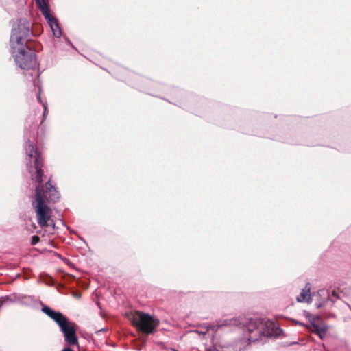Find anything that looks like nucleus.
Returning <instances> with one entry per match:
<instances>
[{
  "mask_svg": "<svg viewBox=\"0 0 351 351\" xmlns=\"http://www.w3.org/2000/svg\"><path fill=\"white\" fill-rule=\"evenodd\" d=\"M25 152L29 159L34 158V163L36 169L35 175H32V180L38 183L35 188V197L32 199V204L35 209L37 221L38 225L42 227H46L47 223L51 217L52 210L45 204V195L43 191V177L44 175L43 167L44 160L38 152L37 147L29 138L27 139L25 144Z\"/></svg>",
  "mask_w": 351,
  "mask_h": 351,
  "instance_id": "f257e3e1",
  "label": "nucleus"
},
{
  "mask_svg": "<svg viewBox=\"0 0 351 351\" xmlns=\"http://www.w3.org/2000/svg\"><path fill=\"white\" fill-rule=\"evenodd\" d=\"M245 327L250 333L257 330L260 337L264 336L270 338L280 337L283 330L271 319H264L258 317H251L248 318L230 319L222 322L219 327L225 326H241Z\"/></svg>",
  "mask_w": 351,
  "mask_h": 351,
  "instance_id": "f03ea898",
  "label": "nucleus"
},
{
  "mask_svg": "<svg viewBox=\"0 0 351 351\" xmlns=\"http://www.w3.org/2000/svg\"><path fill=\"white\" fill-rule=\"evenodd\" d=\"M129 319L132 326L145 335L154 334L160 324V320L156 317L139 311L131 313Z\"/></svg>",
  "mask_w": 351,
  "mask_h": 351,
  "instance_id": "7ed1b4c3",
  "label": "nucleus"
},
{
  "mask_svg": "<svg viewBox=\"0 0 351 351\" xmlns=\"http://www.w3.org/2000/svg\"><path fill=\"white\" fill-rule=\"evenodd\" d=\"M32 34L29 21L25 18L18 19L12 25L10 35V45L12 51L16 53V46L26 45Z\"/></svg>",
  "mask_w": 351,
  "mask_h": 351,
  "instance_id": "20e7f679",
  "label": "nucleus"
},
{
  "mask_svg": "<svg viewBox=\"0 0 351 351\" xmlns=\"http://www.w3.org/2000/svg\"><path fill=\"white\" fill-rule=\"evenodd\" d=\"M25 47L26 49L24 48V45L16 46V53H14L11 49L10 51L16 64L21 69L34 71L37 65L35 51L27 43H26Z\"/></svg>",
  "mask_w": 351,
  "mask_h": 351,
  "instance_id": "39448f33",
  "label": "nucleus"
},
{
  "mask_svg": "<svg viewBox=\"0 0 351 351\" xmlns=\"http://www.w3.org/2000/svg\"><path fill=\"white\" fill-rule=\"evenodd\" d=\"M58 326L63 334L65 343L69 346H76L79 347L77 325L66 317Z\"/></svg>",
  "mask_w": 351,
  "mask_h": 351,
  "instance_id": "423d86ee",
  "label": "nucleus"
},
{
  "mask_svg": "<svg viewBox=\"0 0 351 351\" xmlns=\"http://www.w3.org/2000/svg\"><path fill=\"white\" fill-rule=\"evenodd\" d=\"M41 311L45 315L49 316L51 319H53L58 324V326L67 317L61 312L55 311L54 309L45 304L42 305Z\"/></svg>",
  "mask_w": 351,
  "mask_h": 351,
  "instance_id": "0eeeda50",
  "label": "nucleus"
},
{
  "mask_svg": "<svg viewBox=\"0 0 351 351\" xmlns=\"http://www.w3.org/2000/svg\"><path fill=\"white\" fill-rule=\"evenodd\" d=\"M41 311L45 315L49 316L51 319H53L58 324V326L67 317L61 312L55 311L54 309L45 304L42 305Z\"/></svg>",
  "mask_w": 351,
  "mask_h": 351,
  "instance_id": "6e6552de",
  "label": "nucleus"
},
{
  "mask_svg": "<svg viewBox=\"0 0 351 351\" xmlns=\"http://www.w3.org/2000/svg\"><path fill=\"white\" fill-rule=\"evenodd\" d=\"M317 297L319 299L315 302V306L317 308H321L325 306L328 302L333 303V300L331 298L330 292L327 289H320L317 292Z\"/></svg>",
  "mask_w": 351,
  "mask_h": 351,
  "instance_id": "1a4fd4ad",
  "label": "nucleus"
},
{
  "mask_svg": "<svg viewBox=\"0 0 351 351\" xmlns=\"http://www.w3.org/2000/svg\"><path fill=\"white\" fill-rule=\"evenodd\" d=\"M43 191L45 192V199L47 198V195H49V202H56L60 197L59 192L51 184L50 180L46 182V189H43Z\"/></svg>",
  "mask_w": 351,
  "mask_h": 351,
  "instance_id": "9d476101",
  "label": "nucleus"
},
{
  "mask_svg": "<svg viewBox=\"0 0 351 351\" xmlns=\"http://www.w3.org/2000/svg\"><path fill=\"white\" fill-rule=\"evenodd\" d=\"M311 284L310 282H307L305 285L304 289H302L301 293L297 297V301L298 302H310L311 301Z\"/></svg>",
  "mask_w": 351,
  "mask_h": 351,
  "instance_id": "9b49d317",
  "label": "nucleus"
},
{
  "mask_svg": "<svg viewBox=\"0 0 351 351\" xmlns=\"http://www.w3.org/2000/svg\"><path fill=\"white\" fill-rule=\"evenodd\" d=\"M313 332H315L320 339H323L325 333L328 330V326L322 322L321 324H318L317 325H314Z\"/></svg>",
  "mask_w": 351,
  "mask_h": 351,
  "instance_id": "f8f14e48",
  "label": "nucleus"
},
{
  "mask_svg": "<svg viewBox=\"0 0 351 351\" xmlns=\"http://www.w3.org/2000/svg\"><path fill=\"white\" fill-rule=\"evenodd\" d=\"M49 26L51 29L53 36L58 38H60L62 36V30L58 20H56L54 22L51 23Z\"/></svg>",
  "mask_w": 351,
  "mask_h": 351,
  "instance_id": "ddd939ff",
  "label": "nucleus"
},
{
  "mask_svg": "<svg viewBox=\"0 0 351 351\" xmlns=\"http://www.w3.org/2000/svg\"><path fill=\"white\" fill-rule=\"evenodd\" d=\"M312 327H314V325H317L318 324H321L322 322V319L319 315L313 316L309 320Z\"/></svg>",
  "mask_w": 351,
  "mask_h": 351,
  "instance_id": "4468645a",
  "label": "nucleus"
},
{
  "mask_svg": "<svg viewBox=\"0 0 351 351\" xmlns=\"http://www.w3.org/2000/svg\"><path fill=\"white\" fill-rule=\"evenodd\" d=\"M44 16L45 19L47 21L49 25L53 22H54L56 20H57L54 16L51 15L50 12L44 15Z\"/></svg>",
  "mask_w": 351,
  "mask_h": 351,
  "instance_id": "2eb2a0df",
  "label": "nucleus"
},
{
  "mask_svg": "<svg viewBox=\"0 0 351 351\" xmlns=\"http://www.w3.org/2000/svg\"><path fill=\"white\" fill-rule=\"evenodd\" d=\"M44 16L45 19L47 21L49 25L53 22H54L56 20H57L54 16L51 15L50 12L44 15Z\"/></svg>",
  "mask_w": 351,
  "mask_h": 351,
  "instance_id": "dca6fc26",
  "label": "nucleus"
},
{
  "mask_svg": "<svg viewBox=\"0 0 351 351\" xmlns=\"http://www.w3.org/2000/svg\"><path fill=\"white\" fill-rule=\"evenodd\" d=\"M40 241V237L38 235H33L31 237V244L32 245H36Z\"/></svg>",
  "mask_w": 351,
  "mask_h": 351,
  "instance_id": "f3484780",
  "label": "nucleus"
},
{
  "mask_svg": "<svg viewBox=\"0 0 351 351\" xmlns=\"http://www.w3.org/2000/svg\"><path fill=\"white\" fill-rule=\"evenodd\" d=\"M43 15H45L46 14H48L49 12H50V9H49V5H45V6H42L41 8H40Z\"/></svg>",
  "mask_w": 351,
  "mask_h": 351,
  "instance_id": "a211bd4d",
  "label": "nucleus"
},
{
  "mask_svg": "<svg viewBox=\"0 0 351 351\" xmlns=\"http://www.w3.org/2000/svg\"><path fill=\"white\" fill-rule=\"evenodd\" d=\"M36 1L39 8H41L42 6L48 5L45 0H36Z\"/></svg>",
  "mask_w": 351,
  "mask_h": 351,
  "instance_id": "6ab92c4d",
  "label": "nucleus"
},
{
  "mask_svg": "<svg viewBox=\"0 0 351 351\" xmlns=\"http://www.w3.org/2000/svg\"><path fill=\"white\" fill-rule=\"evenodd\" d=\"M43 108H44V111H43V118L45 119L46 114H47V103H43Z\"/></svg>",
  "mask_w": 351,
  "mask_h": 351,
  "instance_id": "aec40b11",
  "label": "nucleus"
},
{
  "mask_svg": "<svg viewBox=\"0 0 351 351\" xmlns=\"http://www.w3.org/2000/svg\"><path fill=\"white\" fill-rule=\"evenodd\" d=\"M303 313H304V315L308 319L310 320V319L313 316L309 312H308L307 311H303Z\"/></svg>",
  "mask_w": 351,
  "mask_h": 351,
  "instance_id": "412c9836",
  "label": "nucleus"
},
{
  "mask_svg": "<svg viewBox=\"0 0 351 351\" xmlns=\"http://www.w3.org/2000/svg\"><path fill=\"white\" fill-rule=\"evenodd\" d=\"M72 346H65L61 351H75L71 348Z\"/></svg>",
  "mask_w": 351,
  "mask_h": 351,
  "instance_id": "4be33fe9",
  "label": "nucleus"
},
{
  "mask_svg": "<svg viewBox=\"0 0 351 351\" xmlns=\"http://www.w3.org/2000/svg\"><path fill=\"white\" fill-rule=\"evenodd\" d=\"M37 99H38V101L43 105V101L41 99V97H40V88H39V92L37 95Z\"/></svg>",
  "mask_w": 351,
  "mask_h": 351,
  "instance_id": "5701e85b",
  "label": "nucleus"
},
{
  "mask_svg": "<svg viewBox=\"0 0 351 351\" xmlns=\"http://www.w3.org/2000/svg\"><path fill=\"white\" fill-rule=\"evenodd\" d=\"M64 38L65 39L66 43L71 46L73 48H75V47L73 46V45L72 44V43L71 42V40L66 37V36H64Z\"/></svg>",
  "mask_w": 351,
  "mask_h": 351,
  "instance_id": "b1692460",
  "label": "nucleus"
},
{
  "mask_svg": "<svg viewBox=\"0 0 351 351\" xmlns=\"http://www.w3.org/2000/svg\"><path fill=\"white\" fill-rule=\"evenodd\" d=\"M258 338H254L252 335L250 336L249 337V341H253V342H255L256 341H258Z\"/></svg>",
  "mask_w": 351,
  "mask_h": 351,
  "instance_id": "393cba45",
  "label": "nucleus"
},
{
  "mask_svg": "<svg viewBox=\"0 0 351 351\" xmlns=\"http://www.w3.org/2000/svg\"><path fill=\"white\" fill-rule=\"evenodd\" d=\"M332 295H333L334 297L337 298V293H336L335 291H332Z\"/></svg>",
  "mask_w": 351,
  "mask_h": 351,
  "instance_id": "a878e982",
  "label": "nucleus"
},
{
  "mask_svg": "<svg viewBox=\"0 0 351 351\" xmlns=\"http://www.w3.org/2000/svg\"><path fill=\"white\" fill-rule=\"evenodd\" d=\"M295 324H298V325H300V326H302V325H303V324H302V323H301V322H298V321H295Z\"/></svg>",
  "mask_w": 351,
  "mask_h": 351,
  "instance_id": "bb28decb",
  "label": "nucleus"
},
{
  "mask_svg": "<svg viewBox=\"0 0 351 351\" xmlns=\"http://www.w3.org/2000/svg\"><path fill=\"white\" fill-rule=\"evenodd\" d=\"M349 308H350V310H351V306H349Z\"/></svg>",
  "mask_w": 351,
  "mask_h": 351,
  "instance_id": "cd10ccee",
  "label": "nucleus"
}]
</instances>
